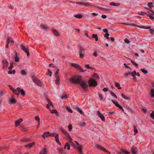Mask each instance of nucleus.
<instances>
[{"mask_svg":"<svg viewBox=\"0 0 154 154\" xmlns=\"http://www.w3.org/2000/svg\"><path fill=\"white\" fill-rule=\"evenodd\" d=\"M23 119H20L18 120L15 122V125L16 126L19 125V124L22 121Z\"/></svg>","mask_w":154,"mask_h":154,"instance_id":"nucleus-15","label":"nucleus"},{"mask_svg":"<svg viewBox=\"0 0 154 154\" xmlns=\"http://www.w3.org/2000/svg\"><path fill=\"white\" fill-rule=\"evenodd\" d=\"M133 128H134V132L136 133H137L138 132V130L136 128V127L135 125L133 126Z\"/></svg>","mask_w":154,"mask_h":154,"instance_id":"nucleus-51","label":"nucleus"},{"mask_svg":"<svg viewBox=\"0 0 154 154\" xmlns=\"http://www.w3.org/2000/svg\"><path fill=\"white\" fill-rule=\"evenodd\" d=\"M57 150L61 154H63V150L61 148H58L57 149Z\"/></svg>","mask_w":154,"mask_h":154,"instance_id":"nucleus-46","label":"nucleus"},{"mask_svg":"<svg viewBox=\"0 0 154 154\" xmlns=\"http://www.w3.org/2000/svg\"><path fill=\"white\" fill-rule=\"evenodd\" d=\"M2 63L3 67L4 68H7L8 64V61L6 60H4L2 61Z\"/></svg>","mask_w":154,"mask_h":154,"instance_id":"nucleus-11","label":"nucleus"},{"mask_svg":"<svg viewBox=\"0 0 154 154\" xmlns=\"http://www.w3.org/2000/svg\"><path fill=\"white\" fill-rule=\"evenodd\" d=\"M131 74V72H128L125 73L124 75L126 76H127L128 75H129Z\"/></svg>","mask_w":154,"mask_h":154,"instance_id":"nucleus-61","label":"nucleus"},{"mask_svg":"<svg viewBox=\"0 0 154 154\" xmlns=\"http://www.w3.org/2000/svg\"><path fill=\"white\" fill-rule=\"evenodd\" d=\"M131 151L132 154H136V152L134 148H131Z\"/></svg>","mask_w":154,"mask_h":154,"instance_id":"nucleus-41","label":"nucleus"},{"mask_svg":"<svg viewBox=\"0 0 154 154\" xmlns=\"http://www.w3.org/2000/svg\"><path fill=\"white\" fill-rule=\"evenodd\" d=\"M8 86L9 87V88H10V89L15 94V92L16 91V89H14L12 86L11 85H8Z\"/></svg>","mask_w":154,"mask_h":154,"instance_id":"nucleus-22","label":"nucleus"},{"mask_svg":"<svg viewBox=\"0 0 154 154\" xmlns=\"http://www.w3.org/2000/svg\"><path fill=\"white\" fill-rule=\"evenodd\" d=\"M92 14L94 16H97V18H100V17H101L100 15L97 13H92Z\"/></svg>","mask_w":154,"mask_h":154,"instance_id":"nucleus-29","label":"nucleus"},{"mask_svg":"<svg viewBox=\"0 0 154 154\" xmlns=\"http://www.w3.org/2000/svg\"><path fill=\"white\" fill-rule=\"evenodd\" d=\"M15 72V70H13L12 71H9L8 72V74H14Z\"/></svg>","mask_w":154,"mask_h":154,"instance_id":"nucleus-44","label":"nucleus"},{"mask_svg":"<svg viewBox=\"0 0 154 154\" xmlns=\"http://www.w3.org/2000/svg\"><path fill=\"white\" fill-rule=\"evenodd\" d=\"M10 102L12 104L15 103L16 102L14 98H12L10 100Z\"/></svg>","mask_w":154,"mask_h":154,"instance_id":"nucleus-45","label":"nucleus"},{"mask_svg":"<svg viewBox=\"0 0 154 154\" xmlns=\"http://www.w3.org/2000/svg\"><path fill=\"white\" fill-rule=\"evenodd\" d=\"M40 27L41 28L45 30H46L48 29L47 27L43 25H41L40 26Z\"/></svg>","mask_w":154,"mask_h":154,"instance_id":"nucleus-32","label":"nucleus"},{"mask_svg":"<svg viewBox=\"0 0 154 154\" xmlns=\"http://www.w3.org/2000/svg\"><path fill=\"white\" fill-rule=\"evenodd\" d=\"M71 66H72L75 67L76 69H77L81 72H83L86 71V70H83L80 66L77 64L75 63H72L71 64Z\"/></svg>","mask_w":154,"mask_h":154,"instance_id":"nucleus-5","label":"nucleus"},{"mask_svg":"<svg viewBox=\"0 0 154 154\" xmlns=\"http://www.w3.org/2000/svg\"><path fill=\"white\" fill-rule=\"evenodd\" d=\"M69 130V131H71L72 129V126L71 124H69L68 126Z\"/></svg>","mask_w":154,"mask_h":154,"instance_id":"nucleus-54","label":"nucleus"},{"mask_svg":"<svg viewBox=\"0 0 154 154\" xmlns=\"http://www.w3.org/2000/svg\"><path fill=\"white\" fill-rule=\"evenodd\" d=\"M47 151L46 148H45L41 151L39 154H47Z\"/></svg>","mask_w":154,"mask_h":154,"instance_id":"nucleus-19","label":"nucleus"},{"mask_svg":"<svg viewBox=\"0 0 154 154\" xmlns=\"http://www.w3.org/2000/svg\"><path fill=\"white\" fill-rule=\"evenodd\" d=\"M75 142L77 146V148L78 149L79 153L80 154H82V146L81 145H80L77 141H75Z\"/></svg>","mask_w":154,"mask_h":154,"instance_id":"nucleus-8","label":"nucleus"},{"mask_svg":"<svg viewBox=\"0 0 154 154\" xmlns=\"http://www.w3.org/2000/svg\"><path fill=\"white\" fill-rule=\"evenodd\" d=\"M35 144L34 142H33L32 143H30L28 145H25V146L26 147H28V148H30L32 147Z\"/></svg>","mask_w":154,"mask_h":154,"instance_id":"nucleus-18","label":"nucleus"},{"mask_svg":"<svg viewBox=\"0 0 154 154\" xmlns=\"http://www.w3.org/2000/svg\"><path fill=\"white\" fill-rule=\"evenodd\" d=\"M152 3L149 2L148 4V6L151 9L152 7H153V6L151 5H152Z\"/></svg>","mask_w":154,"mask_h":154,"instance_id":"nucleus-48","label":"nucleus"},{"mask_svg":"<svg viewBox=\"0 0 154 154\" xmlns=\"http://www.w3.org/2000/svg\"><path fill=\"white\" fill-rule=\"evenodd\" d=\"M121 95H122V97L125 100H130L131 99V98L130 97H128V96H125L124 95V94L123 93Z\"/></svg>","mask_w":154,"mask_h":154,"instance_id":"nucleus-20","label":"nucleus"},{"mask_svg":"<svg viewBox=\"0 0 154 154\" xmlns=\"http://www.w3.org/2000/svg\"><path fill=\"white\" fill-rule=\"evenodd\" d=\"M109 34L108 33H106L104 35V36L106 38H107L108 39H109Z\"/></svg>","mask_w":154,"mask_h":154,"instance_id":"nucleus-55","label":"nucleus"},{"mask_svg":"<svg viewBox=\"0 0 154 154\" xmlns=\"http://www.w3.org/2000/svg\"><path fill=\"white\" fill-rule=\"evenodd\" d=\"M131 75L132 76H135V75H137V72L135 71H134L132 73H131Z\"/></svg>","mask_w":154,"mask_h":154,"instance_id":"nucleus-57","label":"nucleus"},{"mask_svg":"<svg viewBox=\"0 0 154 154\" xmlns=\"http://www.w3.org/2000/svg\"><path fill=\"white\" fill-rule=\"evenodd\" d=\"M59 69H57V71L55 73V77L56 78V79L55 80V82H56V83L57 85H59L60 84V78L58 76V73H59Z\"/></svg>","mask_w":154,"mask_h":154,"instance_id":"nucleus-4","label":"nucleus"},{"mask_svg":"<svg viewBox=\"0 0 154 154\" xmlns=\"http://www.w3.org/2000/svg\"><path fill=\"white\" fill-rule=\"evenodd\" d=\"M20 93L21 95L23 96H24L25 95V92L23 89L20 88H17L16 89V91L15 94L17 95H18Z\"/></svg>","mask_w":154,"mask_h":154,"instance_id":"nucleus-3","label":"nucleus"},{"mask_svg":"<svg viewBox=\"0 0 154 154\" xmlns=\"http://www.w3.org/2000/svg\"><path fill=\"white\" fill-rule=\"evenodd\" d=\"M74 17L79 19H81L82 18V16L81 15L79 14L75 15Z\"/></svg>","mask_w":154,"mask_h":154,"instance_id":"nucleus-31","label":"nucleus"},{"mask_svg":"<svg viewBox=\"0 0 154 154\" xmlns=\"http://www.w3.org/2000/svg\"><path fill=\"white\" fill-rule=\"evenodd\" d=\"M20 73L23 75H26V73L25 71L23 69L20 72Z\"/></svg>","mask_w":154,"mask_h":154,"instance_id":"nucleus-35","label":"nucleus"},{"mask_svg":"<svg viewBox=\"0 0 154 154\" xmlns=\"http://www.w3.org/2000/svg\"><path fill=\"white\" fill-rule=\"evenodd\" d=\"M65 135L68 138L69 140H70V139L71 138V136H70L68 133H67Z\"/></svg>","mask_w":154,"mask_h":154,"instance_id":"nucleus-56","label":"nucleus"},{"mask_svg":"<svg viewBox=\"0 0 154 154\" xmlns=\"http://www.w3.org/2000/svg\"><path fill=\"white\" fill-rule=\"evenodd\" d=\"M89 83L90 86H95L97 85V82L93 79H91L89 80Z\"/></svg>","mask_w":154,"mask_h":154,"instance_id":"nucleus-7","label":"nucleus"},{"mask_svg":"<svg viewBox=\"0 0 154 154\" xmlns=\"http://www.w3.org/2000/svg\"><path fill=\"white\" fill-rule=\"evenodd\" d=\"M137 27H139L140 28L142 29H151V27L149 26L146 27V26H139L137 25Z\"/></svg>","mask_w":154,"mask_h":154,"instance_id":"nucleus-24","label":"nucleus"},{"mask_svg":"<svg viewBox=\"0 0 154 154\" xmlns=\"http://www.w3.org/2000/svg\"><path fill=\"white\" fill-rule=\"evenodd\" d=\"M129 152L123 149H122L121 150L120 152L119 153L120 154H128Z\"/></svg>","mask_w":154,"mask_h":154,"instance_id":"nucleus-17","label":"nucleus"},{"mask_svg":"<svg viewBox=\"0 0 154 154\" xmlns=\"http://www.w3.org/2000/svg\"><path fill=\"white\" fill-rule=\"evenodd\" d=\"M151 97H154V90L153 88H152L151 90Z\"/></svg>","mask_w":154,"mask_h":154,"instance_id":"nucleus-30","label":"nucleus"},{"mask_svg":"<svg viewBox=\"0 0 154 154\" xmlns=\"http://www.w3.org/2000/svg\"><path fill=\"white\" fill-rule=\"evenodd\" d=\"M32 79L33 82L36 85L40 87L42 86V82L40 80L36 78L34 75L32 76Z\"/></svg>","mask_w":154,"mask_h":154,"instance_id":"nucleus-2","label":"nucleus"},{"mask_svg":"<svg viewBox=\"0 0 154 154\" xmlns=\"http://www.w3.org/2000/svg\"><path fill=\"white\" fill-rule=\"evenodd\" d=\"M110 94L112 96L114 97L115 98H117V97L116 95L112 91H111Z\"/></svg>","mask_w":154,"mask_h":154,"instance_id":"nucleus-40","label":"nucleus"},{"mask_svg":"<svg viewBox=\"0 0 154 154\" xmlns=\"http://www.w3.org/2000/svg\"><path fill=\"white\" fill-rule=\"evenodd\" d=\"M60 129L61 131L63 133V134L65 135L67 133H68L66 131H65L63 128L62 127H60Z\"/></svg>","mask_w":154,"mask_h":154,"instance_id":"nucleus-28","label":"nucleus"},{"mask_svg":"<svg viewBox=\"0 0 154 154\" xmlns=\"http://www.w3.org/2000/svg\"><path fill=\"white\" fill-rule=\"evenodd\" d=\"M66 146L67 147V149L69 150L70 149V145L69 143L68 142H67L65 143Z\"/></svg>","mask_w":154,"mask_h":154,"instance_id":"nucleus-34","label":"nucleus"},{"mask_svg":"<svg viewBox=\"0 0 154 154\" xmlns=\"http://www.w3.org/2000/svg\"><path fill=\"white\" fill-rule=\"evenodd\" d=\"M79 53L80 57L81 58H83L84 56V55L83 54H82V53L81 52H79Z\"/></svg>","mask_w":154,"mask_h":154,"instance_id":"nucleus-59","label":"nucleus"},{"mask_svg":"<svg viewBox=\"0 0 154 154\" xmlns=\"http://www.w3.org/2000/svg\"><path fill=\"white\" fill-rule=\"evenodd\" d=\"M149 31H150V32L151 34H153V32H154V29H149Z\"/></svg>","mask_w":154,"mask_h":154,"instance_id":"nucleus-64","label":"nucleus"},{"mask_svg":"<svg viewBox=\"0 0 154 154\" xmlns=\"http://www.w3.org/2000/svg\"><path fill=\"white\" fill-rule=\"evenodd\" d=\"M59 134H56L55 137V141H56V142L58 143L60 146H61V143H60V140L59 139Z\"/></svg>","mask_w":154,"mask_h":154,"instance_id":"nucleus-13","label":"nucleus"},{"mask_svg":"<svg viewBox=\"0 0 154 154\" xmlns=\"http://www.w3.org/2000/svg\"><path fill=\"white\" fill-rule=\"evenodd\" d=\"M20 47L26 53L27 56L29 55V53L28 48L26 47L23 44H21L20 45Z\"/></svg>","mask_w":154,"mask_h":154,"instance_id":"nucleus-6","label":"nucleus"},{"mask_svg":"<svg viewBox=\"0 0 154 154\" xmlns=\"http://www.w3.org/2000/svg\"><path fill=\"white\" fill-rule=\"evenodd\" d=\"M94 76L96 78H98V79H100V77H99V76L96 73H94Z\"/></svg>","mask_w":154,"mask_h":154,"instance_id":"nucleus-60","label":"nucleus"},{"mask_svg":"<svg viewBox=\"0 0 154 154\" xmlns=\"http://www.w3.org/2000/svg\"><path fill=\"white\" fill-rule=\"evenodd\" d=\"M79 125L81 127H84L86 123L85 122H80L79 123Z\"/></svg>","mask_w":154,"mask_h":154,"instance_id":"nucleus-37","label":"nucleus"},{"mask_svg":"<svg viewBox=\"0 0 154 154\" xmlns=\"http://www.w3.org/2000/svg\"><path fill=\"white\" fill-rule=\"evenodd\" d=\"M70 81L72 83L79 84L84 90L88 88L87 82L83 80L81 76L72 78L70 79Z\"/></svg>","mask_w":154,"mask_h":154,"instance_id":"nucleus-1","label":"nucleus"},{"mask_svg":"<svg viewBox=\"0 0 154 154\" xmlns=\"http://www.w3.org/2000/svg\"><path fill=\"white\" fill-rule=\"evenodd\" d=\"M150 11L152 12V13H150L148 11V13H147L148 14L147 15L149 16L151 19L152 20L154 18V17L152 16V15H154V12L151 10H150Z\"/></svg>","mask_w":154,"mask_h":154,"instance_id":"nucleus-12","label":"nucleus"},{"mask_svg":"<svg viewBox=\"0 0 154 154\" xmlns=\"http://www.w3.org/2000/svg\"><path fill=\"white\" fill-rule=\"evenodd\" d=\"M112 103L116 105V106L117 107H119V106L120 105L119 103L113 100H112Z\"/></svg>","mask_w":154,"mask_h":154,"instance_id":"nucleus-27","label":"nucleus"},{"mask_svg":"<svg viewBox=\"0 0 154 154\" xmlns=\"http://www.w3.org/2000/svg\"><path fill=\"white\" fill-rule=\"evenodd\" d=\"M50 111H51L52 113H55L56 112L57 110L55 109H54L52 110H51V109H50Z\"/></svg>","mask_w":154,"mask_h":154,"instance_id":"nucleus-62","label":"nucleus"},{"mask_svg":"<svg viewBox=\"0 0 154 154\" xmlns=\"http://www.w3.org/2000/svg\"><path fill=\"white\" fill-rule=\"evenodd\" d=\"M85 50V48L81 47L80 48L79 52H81L82 53V52L83 51H84Z\"/></svg>","mask_w":154,"mask_h":154,"instance_id":"nucleus-50","label":"nucleus"},{"mask_svg":"<svg viewBox=\"0 0 154 154\" xmlns=\"http://www.w3.org/2000/svg\"><path fill=\"white\" fill-rule=\"evenodd\" d=\"M35 119L36 121L38 122H39L40 121V118L38 116H37L35 117Z\"/></svg>","mask_w":154,"mask_h":154,"instance_id":"nucleus-53","label":"nucleus"},{"mask_svg":"<svg viewBox=\"0 0 154 154\" xmlns=\"http://www.w3.org/2000/svg\"><path fill=\"white\" fill-rule=\"evenodd\" d=\"M110 5L114 6H119L120 4L119 3H115L114 2H111L110 4Z\"/></svg>","mask_w":154,"mask_h":154,"instance_id":"nucleus-26","label":"nucleus"},{"mask_svg":"<svg viewBox=\"0 0 154 154\" xmlns=\"http://www.w3.org/2000/svg\"><path fill=\"white\" fill-rule=\"evenodd\" d=\"M11 38L8 37L7 41H6V43L5 45V47L7 48H8V43L11 41Z\"/></svg>","mask_w":154,"mask_h":154,"instance_id":"nucleus-16","label":"nucleus"},{"mask_svg":"<svg viewBox=\"0 0 154 154\" xmlns=\"http://www.w3.org/2000/svg\"><path fill=\"white\" fill-rule=\"evenodd\" d=\"M92 37L93 38H95L96 41L98 40V37L96 34H93L92 35Z\"/></svg>","mask_w":154,"mask_h":154,"instance_id":"nucleus-33","label":"nucleus"},{"mask_svg":"<svg viewBox=\"0 0 154 154\" xmlns=\"http://www.w3.org/2000/svg\"><path fill=\"white\" fill-rule=\"evenodd\" d=\"M115 85L119 89H121V88L120 86V84L119 83L115 82Z\"/></svg>","mask_w":154,"mask_h":154,"instance_id":"nucleus-23","label":"nucleus"},{"mask_svg":"<svg viewBox=\"0 0 154 154\" xmlns=\"http://www.w3.org/2000/svg\"><path fill=\"white\" fill-rule=\"evenodd\" d=\"M66 109L69 112H71V113H72L73 111L68 106H66Z\"/></svg>","mask_w":154,"mask_h":154,"instance_id":"nucleus-42","label":"nucleus"},{"mask_svg":"<svg viewBox=\"0 0 154 154\" xmlns=\"http://www.w3.org/2000/svg\"><path fill=\"white\" fill-rule=\"evenodd\" d=\"M124 41H125V42L127 44H129L130 43V41L127 38H125V39Z\"/></svg>","mask_w":154,"mask_h":154,"instance_id":"nucleus-58","label":"nucleus"},{"mask_svg":"<svg viewBox=\"0 0 154 154\" xmlns=\"http://www.w3.org/2000/svg\"><path fill=\"white\" fill-rule=\"evenodd\" d=\"M76 109L81 114L83 113V111L80 109V108L78 107H76Z\"/></svg>","mask_w":154,"mask_h":154,"instance_id":"nucleus-39","label":"nucleus"},{"mask_svg":"<svg viewBox=\"0 0 154 154\" xmlns=\"http://www.w3.org/2000/svg\"><path fill=\"white\" fill-rule=\"evenodd\" d=\"M96 146L97 147V148L98 149L102 150L104 151V152L108 153L109 154H110V153L109 152L106 150L102 146H101L100 145H99V144H97L96 145Z\"/></svg>","mask_w":154,"mask_h":154,"instance_id":"nucleus-9","label":"nucleus"},{"mask_svg":"<svg viewBox=\"0 0 154 154\" xmlns=\"http://www.w3.org/2000/svg\"><path fill=\"white\" fill-rule=\"evenodd\" d=\"M52 72L49 69H48V73L47 74V75L49 74V76L51 77V76Z\"/></svg>","mask_w":154,"mask_h":154,"instance_id":"nucleus-49","label":"nucleus"},{"mask_svg":"<svg viewBox=\"0 0 154 154\" xmlns=\"http://www.w3.org/2000/svg\"><path fill=\"white\" fill-rule=\"evenodd\" d=\"M132 63L135 66H137V68H138V64L137 63L134 62V61L131 60V61Z\"/></svg>","mask_w":154,"mask_h":154,"instance_id":"nucleus-43","label":"nucleus"},{"mask_svg":"<svg viewBox=\"0 0 154 154\" xmlns=\"http://www.w3.org/2000/svg\"><path fill=\"white\" fill-rule=\"evenodd\" d=\"M97 115L98 116L100 117V118L101 119L102 121H104L105 120V119L104 116L100 112V111H98L97 112Z\"/></svg>","mask_w":154,"mask_h":154,"instance_id":"nucleus-10","label":"nucleus"},{"mask_svg":"<svg viewBox=\"0 0 154 154\" xmlns=\"http://www.w3.org/2000/svg\"><path fill=\"white\" fill-rule=\"evenodd\" d=\"M52 32L55 35L57 36H59L60 35V34L55 29L52 30Z\"/></svg>","mask_w":154,"mask_h":154,"instance_id":"nucleus-21","label":"nucleus"},{"mask_svg":"<svg viewBox=\"0 0 154 154\" xmlns=\"http://www.w3.org/2000/svg\"><path fill=\"white\" fill-rule=\"evenodd\" d=\"M150 116L153 119H154V111H153L150 115Z\"/></svg>","mask_w":154,"mask_h":154,"instance_id":"nucleus-52","label":"nucleus"},{"mask_svg":"<svg viewBox=\"0 0 154 154\" xmlns=\"http://www.w3.org/2000/svg\"><path fill=\"white\" fill-rule=\"evenodd\" d=\"M50 134L49 132H46L44 133L42 135V137L44 139H45V137H47Z\"/></svg>","mask_w":154,"mask_h":154,"instance_id":"nucleus-14","label":"nucleus"},{"mask_svg":"<svg viewBox=\"0 0 154 154\" xmlns=\"http://www.w3.org/2000/svg\"><path fill=\"white\" fill-rule=\"evenodd\" d=\"M15 61L16 62H18L19 61V58L17 56L15 57Z\"/></svg>","mask_w":154,"mask_h":154,"instance_id":"nucleus-63","label":"nucleus"},{"mask_svg":"<svg viewBox=\"0 0 154 154\" xmlns=\"http://www.w3.org/2000/svg\"><path fill=\"white\" fill-rule=\"evenodd\" d=\"M97 8L101 10H104V11H110V10L109 9L105 8H103L101 7H97Z\"/></svg>","mask_w":154,"mask_h":154,"instance_id":"nucleus-25","label":"nucleus"},{"mask_svg":"<svg viewBox=\"0 0 154 154\" xmlns=\"http://www.w3.org/2000/svg\"><path fill=\"white\" fill-rule=\"evenodd\" d=\"M99 99L100 100H103V96L100 93H98Z\"/></svg>","mask_w":154,"mask_h":154,"instance_id":"nucleus-38","label":"nucleus"},{"mask_svg":"<svg viewBox=\"0 0 154 154\" xmlns=\"http://www.w3.org/2000/svg\"><path fill=\"white\" fill-rule=\"evenodd\" d=\"M140 70L142 71V72L144 73L145 74H146L148 73V71L146 70V69L144 68L141 69Z\"/></svg>","mask_w":154,"mask_h":154,"instance_id":"nucleus-36","label":"nucleus"},{"mask_svg":"<svg viewBox=\"0 0 154 154\" xmlns=\"http://www.w3.org/2000/svg\"><path fill=\"white\" fill-rule=\"evenodd\" d=\"M85 66L86 68H88L91 69H93V68H92L88 64H86L85 65Z\"/></svg>","mask_w":154,"mask_h":154,"instance_id":"nucleus-47","label":"nucleus"}]
</instances>
